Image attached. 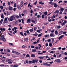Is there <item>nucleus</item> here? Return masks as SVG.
I'll return each instance as SVG.
<instances>
[{"mask_svg": "<svg viewBox=\"0 0 67 67\" xmlns=\"http://www.w3.org/2000/svg\"><path fill=\"white\" fill-rule=\"evenodd\" d=\"M38 61V60L37 59L33 60L32 61H29V63H31V64H34L36 63V64H37V62Z\"/></svg>", "mask_w": 67, "mask_h": 67, "instance_id": "obj_1", "label": "nucleus"}, {"mask_svg": "<svg viewBox=\"0 0 67 67\" xmlns=\"http://www.w3.org/2000/svg\"><path fill=\"white\" fill-rule=\"evenodd\" d=\"M4 38V35H3L1 37V40H2V41L4 42H6V39Z\"/></svg>", "mask_w": 67, "mask_h": 67, "instance_id": "obj_2", "label": "nucleus"}, {"mask_svg": "<svg viewBox=\"0 0 67 67\" xmlns=\"http://www.w3.org/2000/svg\"><path fill=\"white\" fill-rule=\"evenodd\" d=\"M8 20L9 21V22H10V21H12L13 20V19L12 18V16H11L10 18H8Z\"/></svg>", "mask_w": 67, "mask_h": 67, "instance_id": "obj_3", "label": "nucleus"}, {"mask_svg": "<svg viewBox=\"0 0 67 67\" xmlns=\"http://www.w3.org/2000/svg\"><path fill=\"white\" fill-rule=\"evenodd\" d=\"M44 66H50L51 64H50L47 63H44L42 64Z\"/></svg>", "mask_w": 67, "mask_h": 67, "instance_id": "obj_4", "label": "nucleus"}, {"mask_svg": "<svg viewBox=\"0 0 67 67\" xmlns=\"http://www.w3.org/2000/svg\"><path fill=\"white\" fill-rule=\"evenodd\" d=\"M12 53H15V54H20V53L16 52V51H12Z\"/></svg>", "mask_w": 67, "mask_h": 67, "instance_id": "obj_5", "label": "nucleus"}, {"mask_svg": "<svg viewBox=\"0 0 67 67\" xmlns=\"http://www.w3.org/2000/svg\"><path fill=\"white\" fill-rule=\"evenodd\" d=\"M59 11L58 10H56L53 13H55V14H56L57 13H58V14H59Z\"/></svg>", "mask_w": 67, "mask_h": 67, "instance_id": "obj_6", "label": "nucleus"}, {"mask_svg": "<svg viewBox=\"0 0 67 67\" xmlns=\"http://www.w3.org/2000/svg\"><path fill=\"white\" fill-rule=\"evenodd\" d=\"M9 9L10 11H12L13 9H12V7L11 6H9L8 8Z\"/></svg>", "mask_w": 67, "mask_h": 67, "instance_id": "obj_7", "label": "nucleus"}, {"mask_svg": "<svg viewBox=\"0 0 67 67\" xmlns=\"http://www.w3.org/2000/svg\"><path fill=\"white\" fill-rule=\"evenodd\" d=\"M64 36H65V35H61L59 37V38H58V40H60V39H61V38H62V37H63Z\"/></svg>", "mask_w": 67, "mask_h": 67, "instance_id": "obj_8", "label": "nucleus"}, {"mask_svg": "<svg viewBox=\"0 0 67 67\" xmlns=\"http://www.w3.org/2000/svg\"><path fill=\"white\" fill-rule=\"evenodd\" d=\"M53 5H54V7L56 8V7H57V4H56V3H53Z\"/></svg>", "mask_w": 67, "mask_h": 67, "instance_id": "obj_9", "label": "nucleus"}, {"mask_svg": "<svg viewBox=\"0 0 67 67\" xmlns=\"http://www.w3.org/2000/svg\"><path fill=\"white\" fill-rule=\"evenodd\" d=\"M55 61L58 63H60V62H61V61H60L59 59H58L57 60H55Z\"/></svg>", "mask_w": 67, "mask_h": 67, "instance_id": "obj_10", "label": "nucleus"}, {"mask_svg": "<svg viewBox=\"0 0 67 67\" xmlns=\"http://www.w3.org/2000/svg\"><path fill=\"white\" fill-rule=\"evenodd\" d=\"M24 40L26 42H27L29 41V39L27 38H24Z\"/></svg>", "mask_w": 67, "mask_h": 67, "instance_id": "obj_11", "label": "nucleus"}, {"mask_svg": "<svg viewBox=\"0 0 67 67\" xmlns=\"http://www.w3.org/2000/svg\"><path fill=\"white\" fill-rule=\"evenodd\" d=\"M29 31L30 32H33L34 31V29L33 28H32L30 29L29 30Z\"/></svg>", "mask_w": 67, "mask_h": 67, "instance_id": "obj_12", "label": "nucleus"}, {"mask_svg": "<svg viewBox=\"0 0 67 67\" xmlns=\"http://www.w3.org/2000/svg\"><path fill=\"white\" fill-rule=\"evenodd\" d=\"M17 7L18 10H21V7H20V6L19 5H17Z\"/></svg>", "mask_w": 67, "mask_h": 67, "instance_id": "obj_13", "label": "nucleus"}, {"mask_svg": "<svg viewBox=\"0 0 67 67\" xmlns=\"http://www.w3.org/2000/svg\"><path fill=\"white\" fill-rule=\"evenodd\" d=\"M27 22L28 23H29V22L30 23H31V20H30V19H28L27 20Z\"/></svg>", "mask_w": 67, "mask_h": 67, "instance_id": "obj_14", "label": "nucleus"}, {"mask_svg": "<svg viewBox=\"0 0 67 67\" xmlns=\"http://www.w3.org/2000/svg\"><path fill=\"white\" fill-rule=\"evenodd\" d=\"M23 12V13H24L25 14L26 13V14L27 13V10H24Z\"/></svg>", "mask_w": 67, "mask_h": 67, "instance_id": "obj_15", "label": "nucleus"}, {"mask_svg": "<svg viewBox=\"0 0 67 67\" xmlns=\"http://www.w3.org/2000/svg\"><path fill=\"white\" fill-rule=\"evenodd\" d=\"M32 52H37L36 51V49H33L32 51Z\"/></svg>", "mask_w": 67, "mask_h": 67, "instance_id": "obj_16", "label": "nucleus"}, {"mask_svg": "<svg viewBox=\"0 0 67 67\" xmlns=\"http://www.w3.org/2000/svg\"><path fill=\"white\" fill-rule=\"evenodd\" d=\"M39 58H40V59H44V57L42 56H40L39 57Z\"/></svg>", "mask_w": 67, "mask_h": 67, "instance_id": "obj_17", "label": "nucleus"}, {"mask_svg": "<svg viewBox=\"0 0 67 67\" xmlns=\"http://www.w3.org/2000/svg\"><path fill=\"white\" fill-rule=\"evenodd\" d=\"M35 34H33V35H34V36H37L38 35V34L36 32H35Z\"/></svg>", "mask_w": 67, "mask_h": 67, "instance_id": "obj_18", "label": "nucleus"}, {"mask_svg": "<svg viewBox=\"0 0 67 67\" xmlns=\"http://www.w3.org/2000/svg\"><path fill=\"white\" fill-rule=\"evenodd\" d=\"M31 57H35V54H31Z\"/></svg>", "mask_w": 67, "mask_h": 67, "instance_id": "obj_19", "label": "nucleus"}, {"mask_svg": "<svg viewBox=\"0 0 67 67\" xmlns=\"http://www.w3.org/2000/svg\"><path fill=\"white\" fill-rule=\"evenodd\" d=\"M50 36H51V37H54V36H55V35H54V36H53V34H50Z\"/></svg>", "mask_w": 67, "mask_h": 67, "instance_id": "obj_20", "label": "nucleus"}, {"mask_svg": "<svg viewBox=\"0 0 67 67\" xmlns=\"http://www.w3.org/2000/svg\"><path fill=\"white\" fill-rule=\"evenodd\" d=\"M42 33H41V34H39L38 35V36L39 37H41V36H42Z\"/></svg>", "mask_w": 67, "mask_h": 67, "instance_id": "obj_21", "label": "nucleus"}, {"mask_svg": "<svg viewBox=\"0 0 67 67\" xmlns=\"http://www.w3.org/2000/svg\"><path fill=\"white\" fill-rule=\"evenodd\" d=\"M49 36V34L45 36L44 37H45L46 38L47 37H48Z\"/></svg>", "mask_w": 67, "mask_h": 67, "instance_id": "obj_22", "label": "nucleus"}, {"mask_svg": "<svg viewBox=\"0 0 67 67\" xmlns=\"http://www.w3.org/2000/svg\"><path fill=\"white\" fill-rule=\"evenodd\" d=\"M41 30H37V32L40 33L41 32Z\"/></svg>", "mask_w": 67, "mask_h": 67, "instance_id": "obj_23", "label": "nucleus"}, {"mask_svg": "<svg viewBox=\"0 0 67 67\" xmlns=\"http://www.w3.org/2000/svg\"><path fill=\"white\" fill-rule=\"evenodd\" d=\"M51 39L52 40V42H54V40H55V38H51Z\"/></svg>", "mask_w": 67, "mask_h": 67, "instance_id": "obj_24", "label": "nucleus"}, {"mask_svg": "<svg viewBox=\"0 0 67 67\" xmlns=\"http://www.w3.org/2000/svg\"><path fill=\"white\" fill-rule=\"evenodd\" d=\"M64 31H62L61 30L59 31L60 34H62L63 33V32Z\"/></svg>", "mask_w": 67, "mask_h": 67, "instance_id": "obj_25", "label": "nucleus"}, {"mask_svg": "<svg viewBox=\"0 0 67 67\" xmlns=\"http://www.w3.org/2000/svg\"><path fill=\"white\" fill-rule=\"evenodd\" d=\"M46 41H47V42H51V39H48V40H46Z\"/></svg>", "mask_w": 67, "mask_h": 67, "instance_id": "obj_26", "label": "nucleus"}, {"mask_svg": "<svg viewBox=\"0 0 67 67\" xmlns=\"http://www.w3.org/2000/svg\"><path fill=\"white\" fill-rule=\"evenodd\" d=\"M1 18L2 19H4V16H3V14H2L1 15Z\"/></svg>", "mask_w": 67, "mask_h": 67, "instance_id": "obj_27", "label": "nucleus"}, {"mask_svg": "<svg viewBox=\"0 0 67 67\" xmlns=\"http://www.w3.org/2000/svg\"><path fill=\"white\" fill-rule=\"evenodd\" d=\"M3 8V7L2 6H0V9H1L2 10Z\"/></svg>", "mask_w": 67, "mask_h": 67, "instance_id": "obj_28", "label": "nucleus"}, {"mask_svg": "<svg viewBox=\"0 0 67 67\" xmlns=\"http://www.w3.org/2000/svg\"><path fill=\"white\" fill-rule=\"evenodd\" d=\"M52 19H53L55 18V16L54 15H53L52 16Z\"/></svg>", "mask_w": 67, "mask_h": 67, "instance_id": "obj_29", "label": "nucleus"}, {"mask_svg": "<svg viewBox=\"0 0 67 67\" xmlns=\"http://www.w3.org/2000/svg\"><path fill=\"white\" fill-rule=\"evenodd\" d=\"M9 45H10L11 46H13V44H12V43H9Z\"/></svg>", "mask_w": 67, "mask_h": 67, "instance_id": "obj_30", "label": "nucleus"}, {"mask_svg": "<svg viewBox=\"0 0 67 67\" xmlns=\"http://www.w3.org/2000/svg\"><path fill=\"white\" fill-rule=\"evenodd\" d=\"M55 34H56V35H57V34H58V32L56 30L55 31Z\"/></svg>", "mask_w": 67, "mask_h": 67, "instance_id": "obj_31", "label": "nucleus"}, {"mask_svg": "<svg viewBox=\"0 0 67 67\" xmlns=\"http://www.w3.org/2000/svg\"><path fill=\"white\" fill-rule=\"evenodd\" d=\"M36 29H37V27H34V31H36Z\"/></svg>", "mask_w": 67, "mask_h": 67, "instance_id": "obj_32", "label": "nucleus"}, {"mask_svg": "<svg viewBox=\"0 0 67 67\" xmlns=\"http://www.w3.org/2000/svg\"><path fill=\"white\" fill-rule=\"evenodd\" d=\"M64 8H61V11H62V12H63V11H64Z\"/></svg>", "mask_w": 67, "mask_h": 67, "instance_id": "obj_33", "label": "nucleus"}, {"mask_svg": "<svg viewBox=\"0 0 67 67\" xmlns=\"http://www.w3.org/2000/svg\"><path fill=\"white\" fill-rule=\"evenodd\" d=\"M8 4L9 6H10L11 5V4H10V2H8Z\"/></svg>", "mask_w": 67, "mask_h": 67, "instance_id": "obj_34", "label": "nucleus"}, {"mask_svg": "<svg viewBox=\"0 0 67 67\" xmlns=\"http://www.w3.org/2000/svg\"><path fill=\"white\" fill-rule=\"evenodd\" d=\"M14 6L15 8H16V3H15L14 4Z\"/></svg>", "mask_w": 67, "mask_h": 67, "instance_id": "obj_35", "label": "nucleus"}, {"mask_svg": "<svg viewBox=\"0 0 67 67\" xmlns=\"http://www.w3.org/2000/svg\"><path fill=\"white\" fill-rule=\"evenodd\" d=\"M33 44H34V45H35V44H36L37 43V42L35 41V42H34V43H32Z\"/></svg>", "mask_w": 67, "mask_h": 67, "instance_id": "obj_36", "label": "nucleus"}, {"mask_svg": "<svg viewBox=\"0 0 67 67\" xmlns=\"http://www.w3.org/2000/svg\"><path fill=\"white\" fill-rule=\"evenodd\" d=\"M4 21H8V19H7V18L5 17V18Z\"/></svg>", "mask_w": 67, "mask_h": 67, "instance_id": "obj_37", "label": "nucleus"}, {"mask_svg": "<svg viewBox=\"0 0 67 67\" xmlns=\"http://www.w3.org/2000/svg\"><path fill=\"white\" fill-rule=\"evenodd\" d=\"M61 25L62 26H63L64 25H65V23L63 22L62 24Z\"/></svg>", "mask_w": 67, "mask_h": 67, "instance_id": "obj_38", "label": "nucleus"}, {"mask_svg": "<svg viewBox=\"0 0 67 67\" xmlns=\"http://www.w3.org/2000/svg\"><path fill=\"white\" fill-rule=\"evenodd\" d=\"M20 34L21 35H22V36H24V35H23V34L22 32H20Z\"/></svg>", "mask_w": 67, "mask_h": 67, "instance_id": "obj_39", "label": "nucleus"}, {"mask_svg": "<svg viewBox=\"0 0 67 67\" xmlns=\"http://www.w3.org/2000/svg\"><path fill=\"white\" fill-rule=\"evenodd\" d=\"M47 12H44V14H45V15H47Z\"/></svg>", "mask_w": 67, "mask_h": 67, "instance_id": "obj_40", "label": "nucleus"}, {"mask_svg": "<svg viewBox=\"0 0 67 67\" xmlns=\"http://www.w3.org/2000/svg\"><path fill=\"white\" fill-rule=\"evenodd\" d=\"M44 17H45V15H42L41 16L42 19L43 18H44Z\"/></svg>", "mask_w": 67, "mask_h": 67, "instance_id": "obj_41", "label": "nucleus"}, {"mask_svg": "<svg viewBox=\"0 0 67 67\" xmlns=\"http://www.w3.org/2000/svg\"><path fill=\"white\" fill-rule=\"evenodd\" d=\"M49 46L50 47H52V44L51 43H50L49 44Z\"/></svg>", "mask_w": 67, "mask_h": 67, "instance_id": "obj_42", "label": "nucleus"}, {"mask_svg": "<svg viewBox=\"0 0 67 67\" xmlns=\"http://www.w3.org/2000/svg\"><path fill=\"white\" fill-rule=\"evenodd\" d=\"M7 21H5V20H4V23H7Z\"/></svg>", "mask_w": 67, "mask_h": 67, "instance_id": "obj_43", "label": "nucleus"}, {"mask_svg": "<svg viewBox=\"0 0 67 67\" xmlns=\"http://www.w3.org/2000/svg\"><path fill=\"white\" fill-rule=\"evenodd\" d=\"M49 3L50 4H51V5H53V3H52V2H49Z\"/></svg>", "mask_w": 67, "mask_h": 67, "instance_id": "obj_44", "label": "nucleus"}, {"mask_svg": "<svg viewBox=\"0 0 67 67\" xmlns=\"http://www.w3.org/2000/svg\"><path fill=\"white\" fill-rule=\"evenodd\" d=\"M58 13H57L55 15V17H57V16H58Z\"/></svg>", "mask_w": 67, "mask_h": 67, "instance_id": "obj_45", "label": "nucleus"}, {"mask_svg": "<svg viewBox=\"0 0 67 67\" xmlns=\"http://www.w3.org/2000/svg\"><path fill=\"white\" fill-rule=\"evenodd\" d=\"M52 20L51 19H50L49 20H48V21L49 22H52Z\"/></svg>", "mask_w": 67, "mask_h": 67, "instance_id": "obj_46", "label": "nucleus"}, {"mask_svg": "<svg viewBox=\"0 0 67 67\" xmlns=\"http://www.w3.org/2000/svg\"><path fill=\"white\" fill-rule=\"evenodd\" d=\"M26 32L27 33V34H29L30 33V32H29V30H27Z\"/></svg>", "mask_w": 67, "mask_h": 67, "instance_id": "obj_47", "label": "nucleus"}, {"mask_svg": "<svg viewBox=\"0 0 67 67\" xmlns=\"http://www.w3.org/2000/svg\"><path fill=\"white\" fill-rule=\"evenodd\" d=\"M12 62L11 61H9L8 62V64H12Z\"/></svg>", "mask_w": 67, "mask_h": 67, "instance_id": "obj_48", "label": "nucleus"}, {"mask_svg": "<svg viewBox=\"0 0 67 67\" xmlns=\"http://www.w3.org/2000/svg\"><path fill=\"white\" fill-rule=\"evenodd\" d=\"M37 4V1H36V2L34 3V4L35 5H36Z\"/></svg>", "mask_w": 67, "mask_h": 67, "instance_id": "obj_49", "label": "nucleus"}, {"mask_svg": "<svg viewBox=\"0 0 67 67\" xmlns=\"http://www.w3.org/2000/svg\"><path fill=\"white\" fill-rule=\"evenodd\" d=\"M37 14H38V13H36L35 14V16H36L37 15Z\"/></svg>", "mask_w": 67, "mask_h": 67, "instance_id": "obj_50", "label": "nucleus"}, {"mask_svg": "<svg viewBox=\"0 0 67 67\" xmlns=\"http://www.w3.org/2000/svg\"><path fill=\"white\" fill-rule=\"evenodd\" d=\"M57 27L58 29H60V27H60V26H57Z\"/></svg>", "mask_w": 67, "mask_h": 67, "instance_id": "obj_51", "label": "nucleus"}, {"mask_svg": "<svg viewBox=\"0 0 67 67\" xmlns=\"http://www.w3.org/2000/svg\"><path fill=\"white\" fill-rule=\"evenodd\" d=\"M14 67H18V65H14Z\"/></svg>", "mask_w": 67, "mask_h": 67, "instance_id": "obj_52", "label": "nucleus"}, {"mask_svg": "<svg viewBox=\"0 0 67 67\" xmlns=\"http://www.w3.org/2000/svg\"><path fill=\"white\" fill-rule=\"evenodd\" d=\"M8 62H10L11 61V59H8L7 60Z\"/></svg>", "mask_w": 67, "mask_h": 67, "instance_id": "obj_53", "label": "nucleus"}, {"mask_svg": "<svg viewBox=\"0 0 67 67\" xmlns=\"http://www.w3.org/2000/svg\"><path fill=\"white\" fill-rule=\"evenodd\" d=\"M31 22L33 23H35V21L33 20H32Z\"/></svg>", "mask_w": 67, "mask_h": 67, "instance_id": "obj_54", "label": "nucleus"}, {"mask_svg": "<svg viewBox=\"0 0 67 67\" xmlns=\"http://www.w3.org/2000/svg\"><path fill=\"white\" fill-rule=\"evenodd\" d=\"M31 48H34V46H32L31 47Z\"/></svg>", "mask_w": 67, "mask_h": 67, "instance_id": "obj_55", "label": "nucleus"}, {"mask_svg": "<svg viewBox=\"0 0 67 67\" xmlns=\"http://www.w3.org/2000/svg\"><path fill=\"white\" fill-rule=\"evenodd\" d=\"M63 2V1H60L58 2V3H61V2Z\"/></svg>", "mask_w": 67, "mask_h": 67, "instance_id": "obj_56", "label": "nucleus"}, {"mask_svg": "<svg viewBox=\"0 0 67 67\" xmlns=\"http://www.w3.org/2000/svg\"><path fill=\"white\" fill-rule=\"evenodd\" d=\"M4 66V65L3 64L0 65V67H3Z\"/></svg>", "mask_w": 67, "mask_h": 67, "instance_id": "obj_57", "label": "nucleus"}, {"mask_svg": "<svg viewBox=\"0 0 67 67\" xmlns=\"http://www.w3.org/2000/svg\"><path fill=\"white\" fill-rule=\"evenodd\" d=\"M66 49V48H62V50H65Z\"/></svg>", "mask_w": 67, "mask_h": 67, "instance_id": "obj_58", "label": "nucleus"}, {"mask_svg": "<svg viewBox=\"0 0 67 67\" xmlns=\"http://www.w3.org/2000/svg\"><path fill=\"white\" fill-rule=\"evenodd\" d=\"M11 16L12 17V18L13 19H13H15V17H14V16Z\"/></svg>", "mask_w": 67, "mask_h": 67, "instance_id": "obj_59", "label": "nucleus"}, {"mask_svg": "<svg viewBox=\"0 0 67 67\" xmlns=\"http://www.w3.org/2000/svg\"><path fill=\"white\" fill-rule=\"evenodd\" d=\"M22 48H25V46L24 45H23L22 46Z\"/></svg>", "mask_w": 67, "mask_h": 67, "instance_id": "obj_60", "label": "nucleus"}, {"mask_svg": "<svg viewBox=\"0 0 67 67\" xmlns=\"http://www.w3.org/2000/svg\"><path fill=\"white\" fill-rule=\"evenodd\" d=\"M3 7H5V3H4L3 4Z\"/></svg>", "mask_w": 67, "mask_h": 67, "instance_id": "obj_61", "label": "nucleus"}, {"mask_svg": "<svg viewBox=\"0 0 67 67\" xmlns=\"http://www.w3.org/2000/svg\"><path fill=\"white\" fill-rule=\"evenodd\" d=\"M51 32L52 33H53L54 32V30H52V31H51Z\"/></svg>", "mask_w": 67, "mask_h": 67, "instance_id": "obj_62", "label": "nucleus"}, {"mask_svg": "<svg viewBox=\"0 0 67 67\" xmlns=\"http://www.w3.org/2000/svg\"><path fill=\"white\" fill-rule=\"evenodd\" d=\"M7 51H8V53H10V50H9V49H8L7 50Z\"/></svg>", "mask_w": 67, "mask_h": 67, "instance_id": "obj_63", "label": "nucleus"}, {"mask_svg": "<svg viewBox=\"0 0 67 67\" xmlns=\"http://www.w3.org/2000/svg\"><path fill=\"white\" fill-rule=\"evenodd\" d=\"M0 30L1 31H3V28H0Z\"/></svg>", "mask_w": 67, "mask_h": 67, "instance_id": "obj_64", "label": "nucleus"}]
</instances>
